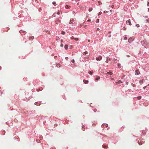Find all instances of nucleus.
<instances>
[{
	"label": "nucleus",
	"instance_id": "nucleus-2",
	"mask_svg": "<svg viewBox=\"0 0 149 149\" xmlns=\"http://www.w3.org/2000/svg\"><path fill=\"white\" fill-rule=\"evenodd\" d=\"M102 59V57L101 56H100L98 57H96V59L97 61H100Z\"/></svg>",
	"mask_w": 149,
	"mask_h": 149
},
{
	"label": "nucleus",
	"instance_id": "nucleus-19",
	"mask_svg": "<svg viewBox=\"0 0 149 149\" xmlns=\"http://www.w3.org/2000/svg\"><path fill=\"white\" fill-rule=\"evenodd\" d=\"M52 3L54 6H56V4L55 2H53Z\"/></svg>",
	"mask_w": 149,
	"mask_h": 149
},
{
	"label": "nucleus",
	"instance_id": "nucleus-23",
	"mask_svg": "<svg viewBox=\"0 0 149 149\" xmlns=\"http://www.w3.org/2000/svg\"><path fill=\"white\" fill-rule=\"evenodd\" d=\"M56 66H57V67L58 68V67H60L61 65L60 64H58L56 65Z\"/></svg>",
	"mask_w": 149,
	"mask_h": 149
},
{
	"label": "nucleus",
	"instance_id": "nucleus-41",
	"mask_svg": "<svg viewBox=\"0 0 149 149\" xmlns=\"http://www.w3.org/2000/svg\"><path fill=\"white\" fill-rule=\"evenodd\" d=\"M94 111H95H95H96L97 110H96V109H94Z\"/></svg>",
	"mask_w": 149,
	"mask_h": 149
},
{
	"label": "nucleus",
	"instance_id": "nucleus-52",
	"mask_svg": "<svg viewBox=\"0 0 149 149\" xmlns=\"http://www.w3.org/2000/svg\"><path fill=\"white\" fill-rule=\"evenodd\" d=\"M148 11L149 12V8H148Z\"/></svg>",
	"mask_w": 149,
	"mask_h": 149
},
{
	"label": "nucleus",
	"instance_id": "nucleus-3",
	"mask_svg": "<svg viewBox=\"0 0 149 149\" xmlns=\"http://www.w3.org/2000/svg\"><path fill=\"white\" fill-rule=\"evenodd\" d=\"M134 40V39L132 38H130L128 39V42L130 43L131 42H132L133 41V40Z\"/></svg>",
	"mask_w": 149,
	"mask_h": 149
},
{
	"label": "nucleus",
	"instance_id": "nucleus-17",
	"mask_svg": "<svg viewBox=\"0 0 149 149\" xmlns=\"http://www.w3.org/2000/svg\"><path fill=\"white\" fill-rule=\"evenodd\" d=\"M92 8H90L88 10L89 12L91 11L92 10Z\"/></svg>",
	"mask_w": 149,
	"mask_h": 149
},
{
	"label": "nucleus",
	"instance_id": "nucleus-47",
	"mask_svg": "<svg viewBox=\"0 0 149 149\" xmlns=\"http://www.w3.org/2000/svg\"><path fill=\"white\" fill-rule=\"evenodd\" d=\"M97 30L99 31V30L100 29H99V28H97Z\"/></svg>",
	"mask_w": 149,
	"mask_h": 149
},
{
	"label": "nucleus",
	"instance_id": "nucleus-14",
	"mask_svg": "<svg viewBox=\"0 0 149 149\" xmlns=\"http://www.w3.org/2000/svg\"><path fill=\"white\" fill-rule=\"evenodd\" d=\"M70 6H69L68 5H66L65 6V7L66 8H70Z\"/></svg>",
	"mask_w": 149,
	"mask_h": 149
},
{
	"label": "nucleus",
	"instance_id": "nucleus-39",
	"mask_svg": "<svg viewBox=\"0 0 149 149\" xmlns=\"http://www.w3.org/2000/svg\"><path fill=\"white\" fill-rule=\"evenodd\" d=\"M91 21V19H88V20H87V22H90Z\"/></svg>",
	"mask_w": 149,
	"mask_h": 149
},
{
	"label": "nucleus",
	"instance_id": "nucleus-50",
	"mask_svg": "<svg viewBox=\"0 0 149 149\" xmlns=\"http://www.w3.org/2000/svg\"><path fill=\"white\" fill-rule=\"evenodd\" d=\"M146 87V86H145V87H143V88L144 89H145V88Z\"/></svg>",
	"mask_w": 149,
	"mask_h": 149
},
{
	"label": "nucleus",
	"instance_id": "nucleus-28",
	"mask_svg": "<svg viewBox=\"0 0 149 149\" xmlns=\"http://www.w3.org/2000/svg\"><path fill=\"white\" fill-rule=\"evenodd\" d=\"M72 62L73 63H74L75 62V61L74 59H72Z\"/></svg>",
	"mask_w": 149,
	"mask_h": 149
},
{
	"label": "nucleus",
	"instance_id": "nucleus-4",
	"mask_svg": "<svg viewBox=\"0 0 149 149\" xmlns=\"http://www.w3.org/2000/svg\"><path fill=\"white\" fill-rule=\"evenodd\" d=\"M126 23H128L130 25H132L130 21V19H129L128 20H127V21H126Z\"/></svg>",
	"mask_w": 149,
	"mask_h": 149
},
{
	"label": "nucleus",
	"instance_id": "nucleus-13",
	"mask_svg": "<svg viewBox=\"0 0 149 149\" xmlns=\"http://www.w3.org/2000/svg\"><path fill=\"white\" fill-rule=\"evenodd\" d=\"M107 74H109L111 75L112 74V73L111 71H109L107 73Z\"/></svg>",
	"mask_w": 149,
	"mask_h": 149
},
{
	"label": "nucleus",
	"instance_id": "nucleus-16",
	"mask_svg": "<svg viewBox=\"0 0 149 149\" xmlns=\"http://www.w3.org/2000/svg\"><path fill=\"white\" fill-rule=\"evenodd\" d=\"M143 80H141L139 81V82L141 84H142L143 83Z\"/></svg>",
	"mask_w": 149,
	"mask_h": 149
},
{
	"label": "nucleus",
	"instance_id": "nucleus-18",
	"mask_svg": "<svg viewBox=\"0 0 149 149\" xmlns=\"http://www.w3.org/2000/svg\"><path fill=\"white\" fill-rule=\"evenodd\" d=\"M65 32H64V31H62V32H61V34H62L63 35H64V34H65Z\"/></svg>",
	"mask_w": 149,
	"mask_h": 149
},
{
	"label": "nucleus",
	"instance_id": "nucleus-6",
	"mask_svg": "<svg viewBox=\"0 0 149 149\" xmlns=\"http://www.w3.org/2000/svg\"><path fill=\"white\" fill-rule=\"evenodd\" d=\"M73 22V19H70V22H69L70 24H72Z\"/></svg>",
	"mask_w": 149,
	"mask_h": 149
},
{
	"label": "nucleus",
	"instance_id": "nucleus-25",
	"mask_svg": "<svg viewBox=\"0 0 149 149\" xmlns=\"http://www.w3.org/2000/svg\"><path fill=\"white\" fill-rule=\"evenodd\" d=\"M71 39H74H74H75V38L73 37V36H72L71 38Z\"/></svg>",
	"mask_w": 149,
	"mask_h": 149
},
{
	"label": "nucleus",
	"instance_id": "nucleus-32",
	"mask_svg": "<svg viewBox=\"0 0 149 149\" xmlns=\"http://www.w3.org/2000/svg\"><path fill=\"white\" fill-rule=\"evenodd\" d=\"M102 14V12H100L99 13L98 15H100Z\"/></svg>",
	"mask_w": 149,
	"mask_h": 149
},
{
	"label": "nucleus",
	"instance_id": "nucleus-43",
	"mask_svg": "<svg viewBox=\"0 0 149 149\" xmlns=\"http://www.w3.org/2000/svg\"><path fill=\"white\" fill-rule=\"evenodd\" d=\"M57 56H54V58H57Z\"/></svg>",
	"mask_w": 149,
	"mask_h": 149
},
{
	"label": "nucleus",
	"instance_id": "nucleus-29",
	"mask_svg": "<svg viewBox=\"0 0 149 149\" xmlns=\"http://www.w3.org/2000/svg\"><path fill=\"white\" fill-rule=\"evenodd\" d=\"M72 13L73 14L75 15L76 13H75V12L74 11H73Z\"/></svg>",
	"mask_w": 149,
	"mask_h": 149
},
{
	"label": "nucleus",
	"instance_id": "nucleus-26",
	"mask_svg": "<svg viewBox=\"0 0 149 149\" xmlns=\"http://www.w3.org/2000/svg\"><path fill=\"white\" fill-rule=\"evenodd\" d=\"M118 65L119 68H120V65L119 63H118Z\"/></svg>",
	"mask_w": 149,
	"mask_h": 149
},
{
	"label": "nucleus",
	"instance_id": "nucleus-55",
	"mask_svg": "<svg viewBox=\"0 0 149 149\" xmlns=\"http://www.w3.org/2000/svg\"><path fill=\"white\" fill-rule=\"evenodd\" d=\"M109 33H110V32H109Z\"/></svg>",
	"mask_w": 149,
	"mask_h": 149
},
{
	"label": "nucleus",
	"instance_id": "nucleus-7",
	"mask_svg": "<svg viewBox=\"0 0 149 149\" xmlns=\"http://www.w3.org/2000/svg\"><path fill=\"white\" fill-rule=\"evenodd\" d=\"M83 81L84 83L85 84H88V80H84Z\"/></svg>",
	"mask_w": 149,
	"mask_h": 149
},
{
	"label": "nucleus",
	"instance_id": "nucleus-54",
	"mask_svg": "<svg viewBox=\"0 0 149 149\" xmlns=\"http://www.w3.org/2000/svg\"><path fill=\"white\" fill-rule=\"evenodd\" d=\"M79 2H78V4H79Z\"/></svg>",
	"mask_w": 149,
	"mask_h": 149
},
{
	"label": "nucleus",
	"instance_id": "nucleus-42",
	"mask_svg": "<svg viewBox=\"0 0 149 149\" xmlns=\"http://www.w3.org/2000/svg\"><path fill=\"white\" fill-rule=\"evenodd\" d=\"M147 5L148 6H149V2L147 4Z\"/></svg>",
	"mask_w": 149,
	"mask_h": 149
},
{
	"label": "nucleus",
	"instance_id": "nucleus-46",
	"mask_svg": "<svg viewBox=\"0 0 149 149\" xmlns=\"http://www.w3.org/2000/svg\"><path fill=\"white\" fill-rule=\"evenodd\" d=\"M116 59H115V60L114 62H115V63H116Z\"/></svg>",
	"mask_w": 149,
	"mask_h": 149
},
{
	"label": "nucleus",
	"instance_id": "nucleus-30",
	"mask_svg": "<svg viewBox=\"0 0 149 149\" xmlns=\"http://www.w3.org/2000/svg\"><path fill=\"white\" fill-rule=\"evenodd\" d=\"M136 26L137 27H139V24H136Z\"/></svg>",
	"mask_w": 149,
	"mask_h": 149
},
{
	"label": "nucleus",
	"instance_id": "nucleus-15",
	"mask_svg": "<svg viewBox=\"0 0 149 149\" xmlns=\"http://www.w3.org/2000/svg\"><path fill=\"white\" fill-rule=\"evenodd\" d=\"M88 73L89 74H91V75H92V73H93V72L91 71H89V72H88Z\"/></svg>",
	"mask_w": 149,
	"mask_h": 149
},
{
	"label": "nucleus",
	"instance_id": "nucleus-36",
	"mask_svg": "<svg viewBox=\"0 0 149 149\" xmlns=\"http://www.w3.org/2000/svg\"><path fill=\"white\" fill-rule=\"evenodd\" d=\"M60 46L61 47H63V45L62 44H61V45H60Z\"/></svg>",
	"mask_w": 149,
	"mask_h": 149
},
{
	"label": "nucleus",
	"instance_id": "nucleus-12",
	"mask_svg": "<svg viewBox=\"0 0 149 149\" xmlns=\"http://www.w3.org/2000/svg\"><path fill=\"white\" fill-rule=\"evenodd\" d=\"M87 53H88L86 51L85 52H83V54L84 55H85Z\"/></svg>",
	"mask_w": 149,
	"mask_h": 149
},
{
	"label": "nucleus",
	"instance_id": "nucleus-24",
	"mask_svg": "<svg viewBox=\"0 0 149 149\" xmlns=\"http://www.w3.org/2000/svg\"><path fill=\"white\" fill-rule=\"evenodd\" d=\"M74 40L76 41H78L79 40V39L78 38H75L74 39Z\"/></svg>",
	"mask_w": 149,
	"mask_h": 149
},
{
	"label": "nucleus",
	"instance_id": "nucleus-56",
	"mask_svg": "<svg viewBox=\"0 0 149 149\" xmlns=\"http://www.w3.org/2000/svg\"><path fill=\"white\" fill-rule=\"evenodd\" d=\"M72 1H73V0H71Z\"/></svg>",
	"mask_w": 149,
	"mask_h": 149
},
{
	"label": "nucleus",
	"instance_id": "nucleus-33",
	"mask_svg": "<svg viewBox=\"0 0 149 149\" xmlns=\"http://www.w3.org/2000/svg\"><path fill=\"white\" fill-rule=\"evenodd\" d=\"M123 30H126V28L125 27H123Z\"/></svg>",
	"mask_w": 149,
	"mask_h": 149
},
{
	"label": "nucleus",
	"instance_id": "nucleus-31",
	"mask_svg": "<svg viewBox=\"0 0 149 149\" xmlns=\"http://www.w3.org/2000/svg\"><path fill=\"white\" fill-rule=\"evenodd\" d=\"M39 90L40 91H41L42 90V87H40L39 88Z\"/></svg>",
	"mask_w": 149,
	"mask_h": 149
},
{
	"label": "nucleus",
	"instance_id": "nucleus-49",
	"mask_svg": "<svg viewBox=\"0 0 149 149\" xmlns=\"http://www.w3.org/2000/svg\"><path fill=\"white\" fill-rule=\"evenodd\" d=\"M114 6V5H112V6H111V7H112V8H113V7Z\"/></svg>",
	"mask_w": 149,
	"mask_h": 149
},
{
	"label": "nucleus",
	"instance_id": "nucleus-53",
	"mask_svg": "<svg viewBox=\"0 0 149 149\" xmlns=\"http://www.w3.org/2000/svg\"><path fill=\"white\" fill-rule=\"evenodd\" d=\"M63 40H61V41L62 42Z\"/></svg>",
	"mask_w": 149,
	"mask_h": 149
},
{
	"label": "nucleus",
	"instance_id": "nucleus-21",
	"mask_svg": "<svg viewBox=\"0 0 149 149\" xmlns=\"http://www.w3.org/2000/svg\"><path fill=\"white\" fill-rule=\"evenodd\" d=\"M46 33H47L49 34L50 33V31L49 30H47L46 31Z\"/></svg>",
	"mask_w": 149,
	"mask_h": 149
},
{
	"label": "nucleus",
	"instance_id": "nucleus-48",
	"mask_svg": "<svg viewBox=\"0 0 149 149\" xmlns=\"http://www.w3.org/2000/svg\"><path fill=\"white\" fill-rule=\"evenodd\" d=\"M90 40H88V42H90Z\"/></svg>",
	"mask_w": 149,
	"mask_h": 149
},
{
	"label": "nucleus",
	"instance_id": "nucleus-5",
	"mask_svg": "<svg viewBox=\"0 0 149 149\" xmlns=\"http://www.w3.org/2000/svg\"><path fill=\"white\" fill-rule=\"evenodd\" d=\"M100 79V77L99 76H97L96 77V79H95V81H97Z\"/></svg>",
	"mask_w": 149,
	"mask_h": 149
},
{
	"label": "nucleus",
	"instance_id": "nucleus-34",
	"mask_svg": "<svg viewBox=\"0 0 149 149\" xmlns=\"http://www.w3.org/2000/svg\"><path fill=\"white\" fill-rule=\"evenodd\" d=\"M108 62H109V61H108L107 59V60L105 61L106 63H108Z\"/></svg>",
	"mask_w": 149,
	"mask_h": 149
},
{
	"label": "nucleus",
	"instance_id": "nucleus-20",
	"mask_svg": "<svg viewBox=\"0 0 149 149\" xmlns=\"http://www.w3.org/2000/svg\"><path fill=\"white\" fill-rule=\"evenodd\" d=\"M137 98H138V99L139 100H140V99H141V96H139V97H137Z\"/></svg>",
	"mask_w": 149,
	"mask_h": 149
},
{
	"label": "nucleus",
	"instance_id": "nucleus-1",
	"mask_svg": "<svg viewBox=\"0 0 149 149\" xmlns=\"http://www.w3.org/2000/svg\"><path fill=\"white\" fill-rule=\"evenodd\" d=\"M135 74L136 75L139 74H140V72L138 70H137L135 72Z\"/></svg>",
	"mask_w": 149,
	"mask_h": 149
},
{
	"label": "nucleus",
	"instance_id": "nucleus-10",
	"mask_svg": "<svg viewBox=\"0 0 149 149\" xmlns=\"http://www.w3.org/2000/svg\"><path fill=\"white\" fill-rule=\"evenodd\" d=\"M56 22H60L61 21L60 19H59L58 18H57L56 19Z\"/></svg>",
	"mask_w": 149,
	"mask_h": 149
},
{
	"label": "nucleus",
	"instance_id": "nucleus-57",
	"mask_svg": "<svg viewBox=\"0 0 149 149\" xmlns=\"http://www.w3.org/2000/svg\"><path fill=\"white\" fill-rule=\"evenodd\" d=\"M78 1H79V0H78Z\"/></svg>",
	"mask_w": 149,
	"mask_h": 149
},
{
	"label": "nucleus",
	"instance_id": "nucleus-38",
	"mask_svg": "<svg viewBox=\"0 0 149 149\" xmlns=\"http://www.w3.org/2000/svg\"><path fill=\"white\" fill-rule=\"evenodd\" d=\"M104 13H107V11L106 10H105L104 11Z\"/></svg>",
	"mask_w": 149,
	"mask_h": 149
},
{
	"label": "nucleus",
	"instance_id": "nucleus-9",
	"mask_svg": "<svg viewBox=\"0 0 149 149\" xmlns=\"http://www.w3.org/2000/svg\"><path fill=\"white\" fill-rule=\"evenodd\" d=\"M122 83V82L120 80H119L118 81L116 82V84H120Z\"/></svg>",
	"mask_w": 149,
	"mask_h": 149
},
{
	"label": "nucleus",
	"instance_id": "nucleus-51",
	"mask_svg": "<svg viewBox=\"0 0 149 149\" xmlns=\"http://www.w3.org/2000/svg\"><path fill=\"white\" fill-rule=\"evenodd\" d=\"M127 56L128 57H129L130 56H129V55H128V56L127 55Z\"/></svg>",
	"mask_w": 149,
	"mask_h": 149
},
{
	"label": "nucleus",
	"instance_id": "nucleus-8",
	"mask_svg": "<svg viewBox=\"0 0 149 149\" xmlns=\"http://www.w3.org/2000/svg\"><path fill=\"white\" fill-rule=\"evenodd\" d=\"M64 47L65 49H66V50L68 49V45H65Z\"/></svg>",
	"mask_w": 149,
	"mask_h": 149
},
{
	"label": "nucleus",
	"instance_id": "nucleus-27",
	"mask_svg": "<svg viewBox=\"0 0 149 149\" xmlns=\"http://www.w3.org/2000/svg\"><path fill=\"white\" fill-rule=\"evenodd\" d=\"M124 40H127V37H125L124 38Z\"/></svg>",
	"mask_w": 149,
	"mask_h": 149
},
{
	"label": "nucleus",
	"instance_id": "nucleus-40",
	"mask_svg": "<svg viewBox=\"0 0 149 149\" xmlns=\"http://www.w3.org/2000/svg\"><path fill=\"white\" fill-rule=\"evenodd\" d=\"M65 59H68V57H66L65 58Z\"/></svg>",
	"mask_w": 149,
	"mask_h": 149
},
{
	"label": "nucleus",
	"instance_id": "nucleus-37",
	"mask_svg": "<svg viewBox=\"0 0 149 149\" xmlns=\"http://www.w3.org/2000/svg\"><path fill=\"white\" fill-rule=\"evenodd\" d=\"M82 130L83 131L85 130V129L84 128H83V127H82Z\"/></svg>",
	"mask_w": 149,
	"mask_h": 149
},
{
	"label": "nucleus",
	"instance_id": "nucleus-35",
	"mask_svg": "<svg viewBox=\"0 0 149 149\" xmlns=\"http://www.w3.org/2000/svg\"><path fill=\"white\" fill-rule=\"evenodd\" d=\"M56 14L58 15H59L60 14V13L59 12H57V13H56Z\"/></svg>",
	"mask_w": 149,
	"mask_h": 149
},
{
	"label": "nucleus",
	"instance_id": "nucleus-45",
	"mask_svg": "<svg viewBox=\"0 0 149 149\" xmlns=\"http://www.w3.org/2000/svg\"><path fill=\"white\" fill-rule=\"evenodd\" d=\"M111 80H113L114 79L113 78H111Z\"/></svg>",
	"mask_w": 149,
	"mask_h": 149
},
{
	"label": "nucleus",
	"instance_id": "nucleus-22",
	"mask_svg": "<svg viewBox=\"0 0 149 149\" xmlns=\"http://www.w3.org/2000/svg\"><path fill=\"white\" fill-rule=\"evenodd\" d=\"M99 19H97L96 20V23H98L99 22Z\"/></svg>",
	"mask_w": 149,
	"mask_h": 149
},
{
	"label": "nucleus",
	"instance_id": "nucleus-44",
	"mask_svg": "<svg viewBox=\"0 0 149 149\" xmlns=\"http://www.w3.org/2000/svg\"><path fill=\"white\" fill-rule=\"evenodd\" d=\"M110 12H111L112 11V10H110Z\"/></svg>",
	"mask_w": 149,
	"mask_h": 149
},
{
	"label": "nucleus",
	"instance_id": "nucleus-11",
	"mask_svg": "<svg viewBox=\"0 0 149 149\" xmlns=\"http://www.w3.org/2000/svg\"><path fill=\"white\" fill-rule=\"evenodd\" d=\"M106 58L107 59L108 61H111V59L109 58L108 57H106Z\"/></svg>",
	"mask_w": 149,
	"mask_h": 149
}]
</instances>
